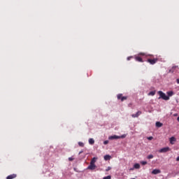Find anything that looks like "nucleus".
Instances as JSON below:
<instances>
[{
	"label": "nucleus",
	"mask_w": 179,
	"mask_h": 179,
	"mask_svg": "<svg viewBox=\"0 0 179 179\" xmlns=\"http://www.w3.org/2000/svg\"><path fill=\"white\" fill-rule=\"evenodd\" d=\"M16 177H17V175L13 173L7 176L6 179H13V178H16Z\"/></svg>",
	"instance_id": "nucleus-9"
},
{
	"label": "nucleus",
	"mask_w": 179,
	"mask_h": 179,
	"mask_svg": "<svg viewBox=\"0 0 179 179\" xmlns=\"http://www.w3.org/2000/svg\"><path fill=\"white\" fill-rule=\"evenodd\" d=\"M162 173V171H160L159 169H154L152 171V174H160Z\"/></svg>",
	"instance_id": "nucleus-10"
},
{
	"label": "nucleus",
	"mask_w": 179,
	"mask_h": 179,
	"mask_svg": "<svg viewBox=\"0 0 179 179\" xmlns=\"http://www.w3.org/2000/svg\"><path fill=\"white\" fill-rule=\"evenodd\" d=\"M96 162H97V157H93V158L91 159L90 163L92 164H95Z\"/></svg>",
	"instance_id": "nucleus-11"
},
{
	"label": "nucleus",
	"mask_w": 179,
	"mask_h": 179,
	"mask_svg": "<svg viewBox=\"0 0 179 179\" xmlns=\"http://www.w3.org/2000/svg\"><path fill=\"white\" fill-rule=\"evenodd\" d=\"M147 159H153V155H148V156L147 157Z\"/></svg>",
	"instance_id": "nucleus-21"
},
{
	"label": "nucleus",
	"mask_w": 179,
	"mask_h": 179,
	"mask_svg": "<svg viewBox=\"0 0 179 179\" xmlns=\"http://www.w3.org/2000/svg\"><path fill=\"white\" fill-rule=\"evenodd\" d=\"M108 141H105L103 142V145H108Z\"/></svg>",
	"instance_id": "nucleus-26"
},
{
	"label": "nucleus",
	"mask_w": 179,
	"mask_h": 179,
	"mask_svg": "<svg viewBox=\"0 0 179 179\" xmlns=\"http://www.w3.org/2000/svg\"><path fill=\"white\" fill-rule=\"evenodd\" d=\"M141 114H142V112L138 110L136 114H133L131 117H133V118H138Z\"/></svg>",
	"instance_id": "nucleus-7"
},
{
	"label": "nucleus",
	"mask_w": 179,
	"mask_h": 179,
	"mask_svg": "<svg viewBox=\"0 0 179 179\" xmlns=\"http://www.w3.org/2000/svg\"><path fill=\"white\" fill-rule=\"evenodd\" d=\"M140 55H145V53H140Z\"/></svg>",
	"instance_id": "nucleus-32"
},
{
	"label": "nucleus",
	"mask_w": 179,
	"mask_h": 179,
	"mask_svg": "<svg viewBox=\"0 0 179 179\" xmlns=\"http://www.w3.org/2000/svg\"><path fill=\"white\" fill-rule=\"evenodd\" d=\"M69 162H72V160H73V158L69 157Z\"/></svg>",
	"instance_id": "nucleus-27"
},
{
	"label": "nucleus",
	"mask_w": 179,
	"mask_h": 179,
	"mask_svg": "<svg viewBox=\"0 0 179 179\" xmlns=\"http://www.w3.org/2000/svg\"><path fill=\"white\" fill-rule=\"evenodd\" d=\"M135 59H136V61H138V62H143V60L142 59V57H136Z\"/></svg>",
	"instance_id": "nucleus-12"
},
{
	"label": "nucleus",
	"mask_w": 179,
	"mask_h": 179,
	"mask_svg": "<svg viewBox=\"0 0 179 179\" xmlns=\"http://www.w3.org/2000/svg\"><path fill=\"white\" fill-rule=\"evenodd\" d=\"M103 179H111V176H108L104 177Z\"/></svg>",
	"instance_id": "nucleus-23"
},
{
	"label": "nucleus",
	"mask_w": 179,
	"mask_h": 179,
	"mask_svg": "<svg viewBox=\"0 0 179 179\" xmlns=\"http://www.w3.org/2000/svg\"><path fill=\"white\" fill-rule=\"evenodd\" d=\"M147 139H148V141H152V139H153V136L148 137Z\"/></svg>",
	"instance_id": "nucleus-24"
},
{
	"label": "nucleus",
	"mask_w": 179,
	"mask_h": 179,
	"mask_svg": "<svg viewBox=\"0 0 179 179\" xmlns=\"http://www.w3.org/2000/svg\"><path fill=\"white\" fill-rule=\"evenodd\" d=\"M171 149L169 147L163 148L159 150V153H167V152H170Z\"/></svg>",
	"instance_id": "nucleus-4"
},
{
	"label": "nucleus",
	"mask_w": 179,
	"mask_h": 179,
	"mask_svg": "<svg viewBox=\"0 0 179 179\" xmlns=\"http://www.w3.org/2000/svg\"><path fill=\"white\" fill-rule=\"evenodd\" d=\"M176 141L177 139L174 136H172L169 138L171 145H174V142H176Z\"/></svg>",
	"instance_id": "nucleus-8"
},
{
	"label": "nucleus",
	"mask_w": 179,
	"mask_h": 179,
	"mask_svg": "<svg viewBox=\"0 0 179 179\" xmlns=\"http://www.w3.org/2000/svg\"><path fill=\"white\" fill-rule=\"evenodd\" d=\"M134 169H141V165L139 164H135L134 165Z\"/></svg>",
	"instance_id": "nucleus-17"
},
{
	"label": "nucleus",
	"mask_w": 179,
	"mask_h": 179,
	"mask_svg": "<svg viewBox=\"0 0 179 179\" xmlns=\"http://www.w3.org/2000/svg\"><path fill=\"white\" fill-rule=\"evenodd\" d=\"M117 100H121V101H124V100L128 99V96H122V94H117Z\"/></svg>",
	"instance_id": "nucleus-5"
},
{
	"label": "nucleus",
	"mask_w": 179,
	"mask_h": 179,
	"mask_svg": "<svg viewBox=\"0 0 179 179\" xmlns=\"http://www.w3.org/2000/svg\"><path fill=\"white\" fill-rule=\"evenodd\" d=\"M131 58H132V57H127V61H129V59H131Z\"/></svg>",
	"instance_id": "nucleus-29"
},
{
	"label": "nucleus",
	"mask_w": 179,
	"mask_h": 179,
	"mask_svg": "<svg viewBox=\"0 0 179 179\" xmlns=\"http://www.w3.org/2000/svg\"><path fill=\"white\" fill-rule=\"evenodd\" d=\"M133 170H135V168H134V167L129 169V171H133Z\"/></svg>",
	"instance_id": "nucleus-28"
},
{
	"label": "nucleus",
	"mask_w": 179,
	"mask_h": 179,
	"mask_svg": "<svg viewBox=\"0 0 179 179\" xmlns=\"http://www.w3.org/2000/svg\"><path fill=\"white\" fill-rule=\"evenodd\" d=\"M111 159V156L106 155L104 156V160L107 161V160H110Z\"/></svg>",
	"instance_id": "nucleus-14"
},
{
	"label": "nucleus",
	"mask_w": 179,
	"mask_h": 179,
	"mask_svg": "<svg viewBox=\"0 0 179 179\" xmlns=\"http://www.w3.org/2000/svg\"><path fill=\"white\" fill-rule=\"evenodd\" d=\"M127 136L125 134H123L122 136H117V135H113V136H110L108 137V139L110 141H113V139H124V138H125Z\"/></svg>",
	"instance_id": "nucleus-2"
},
{
	"label": "nucleus",
	"mask_w": 179,
	"mask_h": 179,
	"mask_svg": "<svg viewBox=\"0 0 179 179\" xmlns=\"http://www.w3.org/2000/svg\"><path fill=\"white\" fill-rule=\"evenodd\" d=\"M173 94H174V92L173 91L167 92L168 97H171V96H173Z\"/></svg>",
	"instance_id": "nucleus-15"
},
{
	"label": "nucleus",
	"mask_w": 179,
	"mask_h": 179,
	"mask_svg": "<svg viewBox=\"0 0 179 179\" xmlns=\"http://www.w3.org/2000/svg\"><path fill=\"white\" fill-rule=\"evenodd\" d=\"M131 179H135V178H131Z\"/></svg>",
	"instance_id": "nucleus-34"
},
{
	"label": "nucleus",
	"mask_w": 179,
	"mask_h": 179,
	"mask_svg": "<svg viewBox=\"0 0 179 179\" xmlns=\"http://www.w3.org/2000/svg\"><path fill=\"white\" fill-rule=\"evenodd\" d=\"M177 83L179 85V78L176 80Z\"/></svg>",
	"instance_id": "nucleus-30"
},
{
	"label": "nucleus",
	"mask_w": 179,
	"mask_h": 179,
	"mask_svg": "<svg viewBox=\"0 0 179 179\" xmlns=\"http://www.w3.org/2000/svg\"><path fill=\"white\" fill-rule=\"evenodd\" d=\"M150 96H155V94H156V92L155 91H152L149 93Z\"/></svg>",
	"instance_id": "nucleus-19"
},
{
	"label": "nucleus",
	"mask_w": 179,
	"mask_h": 179,
	"mask_svg": "<svg viewBox=\"0 0 179 179\" xmlns=\"http://www.w3.org/2000/svg\"><path fill=\"white\" fill-rule=\"evenodd\" d=\"M158 61H159V59H157V58L147 59V62H149V64H150V65H155V64H156V62H157Z\"/></svg>",
	"instance_id": "nucleus-3"
},
{
	"label": "nucleus",
	"mask_w": 179,
	"mask_h": 179,
	"mask_svg": "<svg viewBox=\"0 0 179 179\" xmlns=\"http://www.w3.org/2000/svg\"><path fill=\"white\" fill-rule=\"evenodd\" d=\"M89 143H90V145H94V139L90 138L89 139Z\"/></svg>",
	"instance_id": "nucleus-16"
},
{
	"label": "nucleus",
	"mask_w": 179,
	"mask_h": 179,
	"mask_svg": "<svg viewBox=\"0 0 179 179\" xmlns=\"http://www.w3.org/2000/svg\"><path fill=\"white\" fill-rule=\"evenodd\" d=\"M81 153H83V151H80V152H79V155H80Z\"/></svg>",
	"instance_id": "nucleus-33"
},
{
	"label": "nucleus",
	"mask_w": 179,
	"mask_h": 179,
	"mask_svg": "<svg viewBox=\"0 0 179 179\" xmlns=\"http://www.w3.org/2000/svg\"><path fill=\"white\" fill-rule=\"evenodd\" d=\"M96 167L97 166H96L95 164L90 163V166H88L87 169V170H96Z\"/></svg>",
	"instance_id": "nucleus-6"
},
{
	"label": "nucleus",
	"mask_w": 179,
	"mask_h": 179,
	"mask_svg": "<svg viewBox=\"0 0 179 179\" xmlns=\"http://www.w3.org/2000/svg\"><path fill=\"white\" fill-rule=\"evenodd\" d=\"M157 94L159 95V99H162L163 100H170V97L166 95V94L162 91H159Z\"/></svg>",
	"instance_id": "nucleus-1"
},
{
	"label": "nucleus",
	"mask_w": 179,
	"mask_h": 179,
	"mask_svg": "<svg viewBox=\"0 0 179 179\" xmlns=\"http://www.w3.org/2000/svg\"><path fill=\"white\" fill-rule=\"evenodd\" d=\"M110 169H111V166H108V167L106 169V171H110Z\"/></svg>",
	"instance_id": "nucleus-25"
},
{
	"label": "nucleus",
	"mask_w": 179,
	"mask_h": 179,
	"mask_svg": "<svg viewBox=\"0 0 179 179\" xmlns=\"http://www.w3.org/2000/svg\"><path fill=\"white\" fill-rule=\"evenodd\" d=\"M78 145L79 146H80L81 148H83V146H85V144L82 142H78Z\"/></svg>",
	"instance_id": "nucleus-20"
},
{
	"label": "nucleus",
	"mask_w": 179,
	"mask_h": 179,
	"mask_svg": "<svg viewBox=\"0 0 179 179\" xmlns=\"http://www.w3.org/2000/svg\"><path fill=\"white\" fill-rule=\"evenodd\" d=\"M176 162H179V156L176 158Z\"/></svg>",
	"instance_id": "nucleus-31"
},
{
	"label": "nucleus",
	"mask_w": 179,
	"mask_h": 179,
	"mask_svg": "<svg viewBox=\"0 0 179 179\" xmlns=\"http://www.w3.org/2000/svg\"><path fill=\"white\" fill-rule=\"evenodd\" d=\"M156 127H157V128H160V127H163V123H162L160 122H157Z\"/></svg>",
	"instance_id": "nucleus-13"
},
{
	"label": "nucleus",
	"mask_w": 179,
	"mask_h": 179,
	"mask_svg": "<svg viewBox=\"0 0 179 179\" xmlns=\"http://www.w3.org/2000/svg\"><path fill=\"white\" fill-rule=\"evenodd\" d=\"M176 69L177 66H173L172 69L169 71V72H171L173 73Z\"/></svg>",
	"instance_id": "nucleus-18"
},
{
	"label": "nucleus",
	"mask_w": 179,
	"mask_h": 179,
	"mask_svg": "<svg viewBox=\"0 0 179 179\" xmlns=\"http://www.w3.org/2000/svg\"><path fill=\"white\" fill-rule=\"evenodd\" d=\"M141 163L143 164V166L148 164V162H146V161H143Z\"/></svg>",
	"instance_id": "nucleus-22"
}]
</instances>
